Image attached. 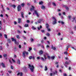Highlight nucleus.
I'll list each match as a JSON object with an SVG mask.
<instances>
[{
    "instance_id": "c03bdc74",
    "label": "nucleus",
    "mask_w": 76,
    "mask_h": 76,
    "mask_svg": "<svg viewBox=\"0 0 76 76\" xmlns=\"http://www.w3.org/2000/svg\"><path fill=\"white\" fill-rule=\"evenodd\" d=\"M12 61H13V62H14V63H15V61L12 58Z\"/></svg>"
},
{
    "instance_id": "ddd939ff",
    "label": "nucleus",
    "mask_w": 76,
    "mask_h": 76,
    "mask_svg": "<svg viewBox=\"0 0 76 76\" xmlns=\"http://www.w3.org/2000/svg\"><path fill=\"white\" fill-rule=\"evenodd\" d=\"M21 17H22V18H24V16L23 15H24V13L23 12H21Z\"/></svg>"
},
{
    "instance_id": "e433bc0d",
    "label": "nucleus",
    "mask_w": 76,
    "mask_h": 76,
    "mask_svg": "<svg viewBox=\"0 0 76 76\" xmlns=\"http://www.w3.org/2000/svg\"><path fill=\"white\" fill-rule=\"evenodd\" d=\"M41 60L42 61H44V59L42 57L41 58Z\"/></svg>"
},
{
    "instance_id": "2f4dec72",
    "label": "nucleus",
    "mask_w": 76,
    "mask_h": 76,
    "mask_svg": "<svg viewBox=\"0 0 76 76\" xmlns=\"http://www.w3.org/2000/svg\"><path fill=\"white\" fill-rule=\"evenodd\" d=\"M47 30H48V31L49 32H50V31H51V29H50V28H47Z\"/></svg>"
},
{
    "instance_id": "393cba45",
    "label": "nucleus",
    "mask_w": 76,
    "mask_h": 76,
    "mask_svg": "<svg viewBox=\"0 0 76 76\" xmlns=\"http://www.w3.org/2000/svg\"><path fill=\"white\" fill-rule=\"evenodd\" d=\"M7 54H4L3 55V56L4 57H7Z\"/></svg>"
},
{
    "instance_id": "a211bd4d",
    "label": "nucleus",
    "mask_w": 76,
    "mask_h": 76,
    "mask_svg": "<svg viewBox=\"0 0 76 76\" xmlns=\"http://www.w3.org/2000/svg\"><path fill=\"white\" fill-rule=\"evenodd\" d=\"M48 69V68H47V66H45V71H47V70Z\"/></svg>"
},
{
    "instance_id": "0e129e2a",
    "label": "nucleus",
    "mask_w": 76,
    "mask_h": 76,
    "mask_svg": "<svg viewBox=\"0 0 76 76\" xmlns=\"http://www.w3.org/2000/svg\"><path fill=\"white\" fill-rule=\"evenodd\" d=\"M16 55H14V57L15 58H16Z\"/></svg>"
},
{
    "instance_id": "7ed1b4c3",
    "label": "nucleus",
    "mask_w": 76,
    "mask_h": 76,
    "mask_svg": "<svg viewBox=\"0 0 76 76\" xmlns=\"http://www.w3.org/2000/svg\"><path fill=\"white\" fill-rule=\"evenodd\" d=\"M52 19H54V21H53V25H55V24H56L57 23V20L55 17H52Z\"/></svg>"
},
{
    "instance_id": "79ce46f5",
    "label": "nucleus",
    "mask_w": 76,
    "mask_h": 76,
    "mask_svg": "<svg viewBox=\"0 0 76 76\" xmlns=\"http://www.w3.org/2000/svg\"><path fill=\"white\" fill-rule=\"evenodd\" d=\"M11 69H13V66H11Z\"/></svg>"
},
{
    "instance_id": "4c0bfd02",
    "label": "nucleus",
    "mask_w": 76,
    "mask_h": 76,
    "mask_svg": "<svg viewBox=\"0 0 76 76\" xmlns=\"http://www.w3.org/2000/svg\"><path fill=\"white\" fill-rule=\"evenodd\" d=\"M41 20H38V23H41Z\"/></svg>"
},
{
    "instance_id": "680f3d73",
    "label": "nucleus",
    "mask_w": 76,
    "mask_h": 76,
    "mask_svg": "<svg viewBox=\"0 0 76 76\" xmlns=\"http://www.w3.org/2000/svg\"><path fill=\"white\" fill-rule=\"evenodd\" d=\"M47 36H49L50 35V34H49L48 33L47 34Z\"/></svg>"
},
{
    "instance_id": "a18cd8bd",
    "label": "nucleus",
    "mask_w": 76,
    "mask_h": 76,
    "mask_svg": "<svg viewBox=\"0 0 76 76\" xmlns=\"http://www.w3.org/2000/svg\"><path fill=\"white\" fill-rule=\"evenodd\" d=\"M48 58L49 60L50 59V56H48Z\"/></svg>"
},
{
    "instance_id": "f8f14e48",
    "label": "nucleus",
    "mask_w": 76,
    "mask_h": 76,
    "mask_svg": "<svg viewBox=\"0 0 76 76\" xmlns=\"http://www.w3.org/2000/svg\"><path fill=\"white\" fill-rule=\"evenodd\" d=\"M17 63L18 64H20V60L18 59L17 60Z\"/></svg>"
},
{
    "instance_id": "5fc2aeb1",
    "label": "nucleus",
    "mask_w": 76,
    "mask_h": 76,
    "mask_svg": "<svg viewBox=\"0 0 76 76\" xmlns=\"http://www.w3.org/2000/svg\"><path fill=\"white\" fill-rule=\"evenodd\" d=\"M7 10H10V9L8 7L7 8Z\"/></svg>"
},
{
    "instance_id": "8fccbe9b",
    "label": "nucleus",
    "mask_w": 76,
    "mask_h": 76,
    "mask_svg": "<svg viewBox=\"0 0 76 76\" xmlns=\"http://www.w3.org/2000/svg\"><path fill=\"white\" fill-rule=\"evenodd\" d=\"M37 59H38V60H39V59H40V57H38L37 58Z\"/></svg>"
},
{
    "instance_id": "bf43d9fd",
    "label": "nucleus",
    "mask_w": 76,
    "mask_h": 76,
    "mask_svg": "<svg viewBox=\"0 0 76 76\" xmlns=\"http://www.w3.org/2000/svg\"><path fill=\"white\" fill-rule=\"evenodd\" d=\"M2 10H3L4 12V11H5V10H4V8H2Z\"/></svg>"
},
{
    "instance_id": "9b49d317",
    "label": "nucleus",
    "mask_w": 76,
    "mask_h": 76,
    "mask_svg": "<svg viewBox=\"0 0 76 76\" xmlns=\"http://www.w3.org/2000/svg\"><path fill=\"white\" fill-rule=\"evenodd\" d=\"M21 23V19L18 18V23Z\"/></svg>"
},
{
    "instance_id": "4d7b16f0",
    "label": "nucleus",
    "mask_w": 76,
    "mask_h": 76,
    "mask_svg": "<svg viewBox=\"0 0 76 76\" xmlns=\"http://www.w3.org/2000/svg\"><path fill=\"white\" fill-rule=\"evenodd\" d=\"M55 64H57L58 65V62H55Z\"/></svg>"
},
{
    "instance_id": "603ef678",
    "label": "nucleus",
    "mask_w": 76,
    "mask_h": 76,
    "mask_svg": "<svg viewBox=\"0 0 76 76\" xmlns=\"http://www.w3.org/2000/svg\"><path fill=\"white\" fill-rule=\"evenodd\" d=\"M9 61V62H10V63H11V64H12V61H11L10 60V59Z\"/></svg>"
},
{
    "instance_id": "13d9d810",
    "label": "nucleus",
    "mask_w": 76,
    "mask_h": 76,
    "mask_svg": "<svg viewBox=\"0 0 76 76\" xmlns=\"http://www.w3.org/2000/svg\"><path fill=\"white\" fill-rule=\"evenodd\" d=\"M41 32H42V33H44V30H41Z\"/></svg>"
},
{
    "instance_id": "412c9836",
    "label": "nucleus",
    "mask_w": 76,
    "mask_h": 76,
    "mask_svg": "<svg viewBox=\"0 0 76 76\" xmlns=\"http://www.w3.org/2000/svg\"><path fill=\"white\" fill-rule=\"evenodd\" d=\"M30 40L31 42H33V41H34V39H32V38H31L30 39Z\"/></svg>"
},
{
    "instance_id": "4468645a",
    "label": "nucleus",
    "mask_w": 76,
    "mask_h": 76,
    "mask_svg": "<svg viewBox=\"0 0 76 76\" xmlns=\"http://www.w3.org/2000/svg\"><path fill=\"white\" fill-rule=\"evenodd\" d=\"M52 49H53V50H56V48L54 47H53V45H52Z\"/></svg>"
},
{
    "instance_id": "f03ea898",
    "label": "nucleus",
    "mask_w": 76,
    "mask_h": 76,
    "mask_svg": "<svg viewBox=\"0 0 76 76\" xmlns=\"http://www.w3.org/2000/svg\"><path fill=\"white\" fill-rule=\"evenodd\" d=\"M25 54L27 55H28V52L25 51L23 52V56L24 58L25 57Z\"/></svg>"
},
{
    "instance_id": "a878e982",
    "label": "nucleus",
    "mask_w": 76,
    "mask_h": 76,
    "mask_svg": "<svg viewBox=\"0 0 76 76\" xmlns=\"http://www.w3.org/2000/svg\"><path fill=\"white\" fill-rule=\"evenodd\" d=\"M43 4V2L42 1L39 2V4Z\"/></svg>"
},
{
    "instance_id": "c85d7f7f",
    "label": "nucleus",
    "mask_w": 76,
    "mask_h": 76,
    "mask_svg": "<svg viewBox=\"0 0 76 76\" xmlns=\"http://www.w3.org/2000/svg\"><path fill=\"white\" fill-rule=\"evenodd\" d=\"M32 29H34V30H35V29H36V28H35L34 26H32Z\"/></svg>"
},
{
    "instance_id": "864d4df0",
    "label": "nucleus",
    "mask_w": 76,
    "mask_h": 76,
    "mask_svg": "<svg viewBox=\"0 0 76 76\" xmlns=\"http://www.w3.org/2000/svg\"><path fill=\"white\" fill-rule=\"evenodd\" d=\"M32 59L33 60H35V57L34 56L32 57Z\"/></svg>"
},
{
    "instance_id": "58836bf2",
    "label": "nucleus",
    "mask_w": 76,
    "mask_h": 76,
    "mask_svg": "<svg viewBox=\"0 0 76 76\" xmlns=\"http://www.w3.org/2000/svg\"><path fill=\"white\" fill-rule=\"evenodd\" d=\"M14 25H16V24H17V22H16V21H14Z\"/></svg>"
},
{
    "instance_id": "dca6fc26",
    "label": "nucleus",
    "mask_w": 76,
    "mask_h": 76,
    "mask_svg": "<svg viewBox=\"0 0 76 76\" xmlns=\"http://www.w3.org/2000/svg\"><path fill=\"white\" fill-rule=\"evenodd\" d=\"M45 7L44 6H42L41 7V9H45Z\"/></svg>"
},
{
    "instance_id": "72a5a7b5",
    "label": "nucleus",
    "mask_w": 76,
    "mask_h": 76,
    "mask_svg": "<svg viewBox=\"0 0 76 76\" xmlns=\"http://www.w3.org/2000/svg\"><path fill=\"white\" fill-rule=\"evenodd\" d=\"M65 64H69V63L68 62L66 61L65 62Z\"/></svg>"
},
{
    "instance_id": "6ab92c4d",
    "label": "nucleus",
    "mask_w": 76,
    "mask_h": 76,
    "mask_svg": "<svg viewBox=\"0 0 76 76\" xmlns=\"http://www.w3.org/2000/svg\"><path fill=\"white\" fill-rule=\"evenodd\" d=\"M50 58L51 59V60H54V59L55 58V56H52L50 57Z\"/></svg>"
},
{
    "instance_id": "aec40b11",
    "label": "nucleus",
    "mask_w": 76,
    "mask_h": 76,
    "mask_svg": "<svg viewBox=\"0 0 76 76\" xmlns=\"http://www.w3.org/2000/svg\"><path fill=\"white\" fill-rule=\"evenodd\" d=\"M4 37L5 38H6V39H7V36L6 34H4Z\"/></svg>"
},
{
    "instance_id": "a19ab883",
    "label": "nucleus",
    "mask_w": 76,
    "mask_h": 76,
    "mask_svg": "<svg viewBox=\"0 0 76 76\" xmlns=\"http://www.w3.org/2000/svg\"><path fill=\"white\" fill-rule=\"evenodd\" d=\"M61 24L62 25H63V24H64V22H63V21H61Z\"/></svg>"
},
{
    "instance_id": "774afa93",
    "label": "nucleus",
    "mask_w": 76,
    "mask_h": 76,
    "mask_svg": "<svg viewBox=\"0 0 76 76\" xmlns=\"http://www.w3.org/2000/svg\"><path fill=\"white\" fill-rule=\"evenodd\" d=\"M61 10H60L59 9L58 10V12H61Z\"/></svg>"
},
{
    "instance_id": "37998d69",
    "label": "nucleus",
    "mask_w": 76,
    "mask_h": 76,
    "mask_svg": "<svg viewBox=\"0 0 76 76\" xmlns=\"http://www.w3.org/2000/svg\"><path fill=\"white\" fill-rule=\"evenodd\" d=\"M70 46H71V45H68L67 47L68 48H70Z\"/></svg>"
},
{
    "instance_id": "f704fd0d",
    "label": "nucleus",
    "mask_w": 76,
    "mask_h": 76,
    "mask_svg": "<svg viewBox=\"0 0 76 76\" xmlns=\"http://www.w3.org/2000/svg\"><path fill=\"white\" fill-rule=\"evenodd\" d=\"M65 6V8L66 10H69V8L68 7H66V6Z\"/></svg>"
},
{
    "instance_id": "69168bd1",
    "label": "nucleus",
    "mask_w": 76,
    "mask_h": 76,
    "mask_svg": "<svg viewBox=\"0 0 76 76\" xmlns=\"http://www.w3.org/2000/svg\"><path fill=\"white\" fill-rule=\"evenodd\" d=\"M19 48H21V45H19Z\"/></svg>"
},
{
    "instance_id": "338daca9",
    "label": "nucleus",
    "mask_w": 76,
    "mask_h": 76,
    "mask_svg": "<svg viewBox=\"0 0 76 76\" xmlns=\"http://www.w3.org/2000/svg\"><path fill=\"white\" fill-rule=\"evenodd\" d=\"M50 76H53V74L52 73H50Z\"/></svg>"
},
{
    "instance_id": "09e8293b",
    "label": "nucleus",
    "mask_w": 76,
    "mask_h": 76,
    "mask_svg": "<svg viewBox=\"0 0 76 76\" xmlns=\"http://www.w3.org/2000/svg\"><path fill=\"white\" fill-rule=\"evenodd\" d=\"M2 25V23H1V21H0V26H1Z\"/></svg>"
},
{
    "instance_id": "2eb2a0df",
    "label": "nucleus",
    "mask_w": 76,
    "mask_h": 76,
    "mask_svg": "<svg viewBox=\"0 0 76 76\" xmlns=\"http://www.w3.org/2000/svg\"><path fill=\"white\" fill-rule=\"evenodd\" d=\"M24 27L26 28L27 27H29V25H28V24H25V25L24 26Z\"/></svg>"
},
{
    "instance_id": "423d86ee",
    "label": "nucleus",
    "mask_w": 76,
    "mask_h": 76,
    "mask_svg": "<svg viewBox=\"0 0 76 76\" xmlns=\"http://www.w3.org/2000/svg\"><path fill=\"white\" fill-rule=\"evenodd\" d=\"M1 65L3 67V68H5V67H6V66H5L4 64V63H3V62L1 63Z\"/></svg>"
},
{
    "instance_id": "1a4fd4ad",
    "label": "nucleus",
    "mask_w": 76,
    "mask_h": 76,
    "mask_svg": "<svg viewBox=\"0 0 76 76\" xmlns=\"http://www.w3.org/2000/svg\"><path fill=\"white\" fill-rule=\"evenodd\" d=\"M31 7L32 8H31L30 9V10L31 11H32L34 10V9H35V7H33V6H31Z\"/></svg>"
},
{
    "instance_id": "052dcab7",
    "label": "nucleus",
    "mask_w": 76,
    "mask_h": 76,
    "mask_svg": "<svg viewBox=\"0 0 76 76\" xmlns=\"http://www.w3.org/2000/svg\"><path fill=\"white\" fill-rule=\"evenodd\" d=\"M8 72L9 73H12V71H8Z\"/></svg>"
},
{
    "instance_id": "0eeeda50",
    "label": "nucleus",
    "mask_w": 76,
    "mask_h": 76,
    "mask_svg": "<svg viewBox=\"0 0 76 76\" xmlns=\"http://www.w3.org/2000/svg\"><path fill=\"white\" fill-rule=\"evenodd\" d=\"M39 54L41 56V55H42L43 54V51L42 50H41L39 51Z\"/></svg>"
},
{
    "instance_id": "c756f323",
    "label": "nucleus",
    "mask_w": 76,
    "mask_h": 76,
    "mask_svg": "<svg viewBox=\"0 0 76 76\" xmlns=\"http://www.w3.org/2000/svg\"><path fill=\"white\" fill-rule=\"evenodd\" d=\"M12 7H13L14 8H15L16 7V5H12Z\"/></svg>"
},
{
    "instance_id": "f257e3e1",
    "label": "nucleus",
    "mask_w": 76,
    "mask_h": 76,
    "mask_svg": "<svg viewBox=\"0 0 76 76\" xmlns=\"http://www.w3.org/2000/svg\"><path fill=\"white\" fill-rule=\"evenodd\" d=\"M28 66L29 67H30V69L31 72H34V66H31V65L28 64Z\"/></svg>"
},
{
    "instance_id": "20e7f679",
    "label": "nucleus",
    "mask_w": 76,
    "mask_h": 76,
    "mask_svg": "<svg viewBox=\"0 0 76 76\" xmlns=\"http://www.w3.org/2000/svg\"><path fill=\"white\" fill-rule=\"evenodd\" d=\"M11 40L12 41H14L15 43L16 44H17V41H16V39H14V38H11Z\"/></svg>"
},
{
    "instance_id": "6e6d98bb",
    "label": "nucleus",
    "mask_w": 76,
    "mask_h": 76,
    "mask_svg": "<svg viewBox=\"0 0 76 76\" xmlns=\"http://www.w3.org/2000/svg\"><path fill=\"white\" fill-rule=\"evenodd\" d=\"M23 38L24 39H26V37H24V36H23Z\"/></svg>"
},
{
    "instance_id": "de8ad7c7",
    "label": "nucleus",
    "mask_w": 76,
    "mask_h": 76,
    "mask_svg": "<svg viewBox=\"0 0 76 76\" xmlns=\"http://www.w3.org/2000/svg\"><path fill=\"white\" fill-rule=\"evenodd\" d=\"M68 17V18L69 19H70V18H71V16H69Z\"/></svg>"
},
{
    "instance_id": "ea45409f",
    "label": "nucleus",
    "mask_w": 76,
    "mask_h": 76,
    "mask_svg": "<svg viewBox=\"0 0 76 76\" xmlns=\"http://www.w3.org/2000/svg\"><path fill=\"white\" fill-rule=\"evenodd\" d=\"M26 22L27 23H29L30 22V21H29V20H26Z\"/></svg>"
},
{
    "instance_id": "c9c22d12",
    "label": "nucleus",
    "mask_w": 76,
    "mask_h": 76,
    "mask_svg": "<svg viewBox=\"0 0 76 76\" xmlns=\"http://www.w3.org/2000/svg\"><path fill=\"white\" fill-rule=\"evenodd\" d=\"M23 70H26V67L25 66H24L23 68Z\"/></svg>"
},
{
    "instance_id": "b1692460",
    "label": "nucleus",
    "mask_w": 76,
    "mask_h": 76,
    "mask_svg": "<svg viewBox=\"0 0 76 76\" xmlns=\"http://www.w3.org/2000/svg\"><path fill=\"white\" fill-rule=\"evenodd\" d=\"M52 4L54 6H56V3H55L54 2L52 3Z\"/></svg>"
},
{
    "instance_id": "39448f33",
    "label": "nucleus",
    "mask_w": 76,
    "mask_h": 76,
    "mask_svg": "<svg viewBox=\"0 0 76 76\" xmlns=\"http://www.w3.org/2000/svg\"><path fill=\"white\" fill-rule=\"evenodd\" d=\"M17 10L18 12L21 10V6L20 5H18L17 7Z\"/></svg>"
},
{
    "instance_id": "49530a36",
    "label": "nucleus",
    "mask_w": 76,
    "mask_h": 76,
    "mask_svg": "<svg viewBox=\"0 0 76 76\" xmlns=\"http://www.w3.org/2000/svg\"><path fill=\"white\" fill-rule=\"evenodd\" d=\"M0 50H3V48L1 46H0Z\"/></svg>"
},
{
    "instance_id": "3c124183",
    "label": "nucleus",
    "mask_w": 76,
    "mask_h": 76,
    "mask_svg": "<svg viewBox=\"0 0 76 76\" xmlns=\"http://www.w3.org/2000/svg\"><path fill=\"white\" fill-rule=\"evenodd\" d=\"M0 17H1L2 18H3V15L2 14H1L0 15Z\"/></svg>"
},
{
    "instance_id": "cd10ccee",
    "label": "nucleus",
    "mask_w": 76,
    "mask_h": 76,
    "mask_svg": "<svg viewBox=\"0 0 76 76\" xmlns=\"http://www.w3.org/2000/svg\"><path fill=\"white\" fill-rule=\"evenodd\" d=\"M31 50H32V48H29L28 49V51H30Z\"/></svg>"
},
{
    "instance_id": "f3484780",
    "label": "nucleus",
    "mask_w": 76,
    "mask_h": 76,
    "mask_svg": "<svg viewBox=\"0 0 76 76\" xmlns=\"http://www.w3.org/2000/svg\"><path fill=\"white\" fill-rule=\"evenodd\" d=\"M46 28H47V29L49 27V25H48V23H46Z\"/></svg>"
},
{
    "instance_id": "e2e57ef3",
    "label": "nucleus",
    "mask_w": 76,
    "mask_h": 76,
    "mask_svg": "<svg viewBox=\"0 0 76 76\" xmlns=\"http://www.w3.org/2000/svg\"><path fill=\"white\" fill-rule=\"evenodd\" d=\"M46 47L47 48H49V47H50V46L48 45H47Z\"/></svg>"
},
{
    "instance_id": "5701e85b",
    "label": "nucleus",
    "mask_w": 76,
    "mask_h": 76,
    "mask_svg": "<svg viewBox=\"0 0 76 76\" xmlns=\"http://www.w3.org/2000/svg\"><path fill=\"white\" fill-rule=\"evenodd\" d=\"M16 37L18 39H20V37H19V35H17Z\"/></svg>"
},
{
    "instance_id": "473e14b6",
    "label": "nucleus",
    "mask_w": 76,
    "mask_h": 76,
    "mask_svg": "<svg viewBox=\"0 0 76 76\" xmlns=\"http://www.w3.org/2000/svg\"><path fill=\"white\" fill-rule=\"evenodd\" d=\"M67 53H68L67 51H66L64 52V54L67 55Z\"/></svg>"
},
{
    "instance_id": "7c9ffc66",
    "label": "nucleus",
    "mask_w": 76,
    "mask_h": 76,
    "mask_svg": "<svg viewBox=\"0 0 76 76\" xmlns=\"http://www.w3.org/2000/svg\"><path fill=\"white\" fill-rule=\"evenodd\" d=\"M32 56H30L29 57V58L30 60H31V59H32Z\"/></svg>"
},
{
    "instance_id": "4be33fe9",
    "label": "nucleus",
    "mask_w": 76,
    "mask_h": 76,
    "mask_svg": "<svg viewBox=\"0 0 76 76\" xmlns=\"http://www.w3.org/2000/svg\"><path fill=\"white\" fill-rule=\"evenodd\" d=\"M7 41L8 42H9V43H10V42H11V40H10V39H7Z\"/></svg>"
},
{
    "instance_id": "9d476101",
    "label": "nucleus",
    "mask_w": 76,
    "mask_h": 76,
    "mask_svg": "<svg viewBox=\"0 0 76 76\" xmlns=\"http://www.w3.org/2000/svg\"><path fill=\"white\" fill-rule=\"evenodd\" d=\"M17 76L20 75V76H22V75H23V74L22 72H19L17 74Z\"/></svg>"
},
{
    "instance_id": "bb28decb",
    "label": "nucleus",
    "mask_w": 76,
    "mask_h": 76,
    "mask_svg": "<svg viewBox=\"0 0 76 76\" xmlns=\"http://www.w3.org/2000/svg\"><path fill=\"white\" fill-rule=\"evenodd\" d=\"M21 6H22V7H24V6H25V4L24 3L21 4Z\"/></svg>"
},
{
    "instance_id": "6e6552de",
    "label": "nucleus",
    "mask_w": 76,
    "mask_h": 76,
    "mask_svg": "<svg viewBox=\"0 0 76 76\" xmlns=\"http://www.w3.org/2000/svg\"><path fill=\"white\" fill-rule=\"evenodd\" d=\"M34 13L37 15V17H38L39 16V15H38V12H37V10H34Z\"/></svg>"
}]
</instances>
